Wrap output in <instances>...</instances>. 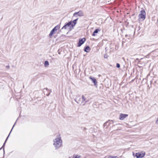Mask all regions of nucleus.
Here are the masks:
<instances>
[{
	"label": "nucleus",
	"mask_w": 158,
	"mask_h": 158,
	"mask_svg": "<svg viewBox=\"0 0 158 158\" xmlns=\"http://www.w3.org/2000/svg\"><path fill=\"white\" fill-rule=\"evenodd\" d=\"M53 145L56 149H58L62 146V140L60 135L57 136L53 140Z\"/></svg>",
	"instance_id": "f257e3e1"
},
{
	"label": "nucleus",
	"mask_w": 158,
	"mask_h": 158,
	"mask_svg": "<svg viewBox=\"0 0 158 158\" xmlns=\"http://www.w3.org/2000/svg\"><path fill=\"white\" fill-rule=\"evenodd\" d=\"M75 101L78 104L83 106L85 105L88 102V101L86 100V98L83 95H82L81 98L80 95L77 96Z\"/></svg>",
	"instance_id": "f03ea898"
},
{
	"label": "nucleus",
	"mask_w": 158,
	"mask_h": 158,
	"mask_svg": "<svg viewBox=\"0 0 158 158\" xmlns=\"http://www.w3.org/2000/svg\"><path fill=\"white\" fill-rule=\"evenodd\" d=\"M146 13L144 10H141L139 15V19L142 21L144 20L146 18Z\"/></svg>",
	"instance_id": "7ed1b4c3"
},
{
	"label": "nucleus",
	"mask_w": 158,
	"mask_h": 158,
	"mask_svg": "<svg viewBox=\"0 0 158 158\" xmlns=\"http://www.w3.org/2000/svg\"><path fill=\"white\" fill-rule=\"evenodd\" d=\"M60 28V26H59L58 25H57L56 27H55L52 29V30L51 31L49 35V36L50 38H51L52 35H53V34L54 33V32L55 31H56L58 29H59Z\"/></svg>",
	"instance_id": "20e7f679"
},
{
	"label": "nucleus",
	"mask_w": 158,
	"mask_h": 158,
	"mask_svg": "<svg viewBox=\"0 0 158 158\" xmlns=\"http://www.w3.org/2000/svg\"><path fill=\"white\" fill-rule=\"evenodd\" d=\"M145 155V152H141L136 153L135 156L137 158H142Z\"/></svg>",
	"instance_id": "39448f33"
},
{
	"label": "nucleus",
	"mask_w": 158,
	"mask_h": 158,
	"mask_svg": "<svg viewBox=\"0 0 158 158\" xmlns=\"http://www.w3.org/2000/svg\"><path fill=\"white\" fill-rule=\"evenodd\" d=\"M84 15V13L81 10H79L78 12H75L73 14V16H82Z\"/></svg>",
	"instance_id": "423d86ee"
},
{
	"label": "nucleus",
	"mask_w": 158,
	"mask_h": 158,
	"mask_svg": "<svg viewBox=\"0 0 158 158\" xmlns=\"http://www.w3.org/2000/svg\"><path fill=\"white\" fill-rule=\"evenodd\" d=\"M128 116V114L121 113L119 115V118L121 120H123Z\"/></svg>",
	"instance_id": "0eeeda50"
},
{
	"label": "nucleus",
	"mask_w": 158,
	"mask_h": 158,
	"mask_svg": "<svg viewBox=\"0 0 158 158\" xmlns=\"http://www.w3.org/2000/svg\"><path fill=\"white\" fill-rule=\"evenodd\" d=\"M72 23V21H70L68 23H67L66 24L64 25L62 28V29H66L67 28H68L69 27V28H70L71 26L70 25L71 24V23Z\"/></svg>",
	"instance_id": "6e6552de"
},
{
	"label": "nucleus",
	"mask_w": 158,
	"mask_h": 158,
	"mask_svg": "<svg viewBox=\"0 0 158 158\" xmlns=\"http://www.w3.org/2000/svg\"><path fill=\"white\" fill-rule=\"evenodd\" d=\"M85 41V39L84 38L80 39L79 41V42L78 43V46L80 47L81 46Z\"/></svg>",
	"instance_id": "1a4fd4ad"
},
{
	"label": "nucleus",
	"mask_w": 158,
	"mask_h": 158,
	"mask_svg": "<svg viewBox=\"0 0 158 158\" xmlns=\"http://www.w3.org/2000/svg\"><path fill=\"white\" fill-rule=\"evenodd\" d=\"M89 78L94 83V85H97V82L96 81V79H95L94 78H92L91 77H89Z\"/></svg>",
	"instance_id": "9d476101"
},
{
	"label": "nucleus",
	"mask_w": 158,
	"mask_h": 158,
	"mask_svg": "<svg viewBox=\"0 0 158 158\" xmlns=\"http://www.w3.org/2000/svg\"><path fill=\"white\" fill-rule=\"evenodd\" d=\"M100 30L99 29H96L94 31V32L93 34H92V35L93 36H95L96 35V34L97 33L98 31H99Z\"/></svg>",
	"instance_id": "9b49d317"
},
{
	"label": "nucleus",
	"mask_w": 158,
	"mask_h": 158,
	"mask_svg": "<svg viewBox=\"0 0 158 158\" xmlns=\"http://www.w3.org/2000/svg\"><path fill=\"white\" fill-rule=\"evenodd\" d=\"M90 48L88 46L86 47L84 49L85 51L87 52H89V51H90Z\"/></svg>",
	"instance_id": "f8f14e48"
},
{
	"label": "nucleus",
	"mask_w": 158,
	"mask_h": 158,
	"mask_svg": "<svg viewBox=\"0 0 158 158\" xmlns=\"http://www.w3.org/2000/svg\"><path fill=\"white\" fill-rule=\"evenodd\" d=\"M81 157L79 155H76L75 154L73 155V158H80ZM69 158H71V157H69Z\"/></svg>",
	"instance_id": "ddd939ff"
},
{
	"label": "nucleus",
	"mask_w": 158,
	"mask_h": 158,
	"mask_svg": "<svg viewBox=\"0 0 158 158\" xmlns=\"http://www.w3.org/2000/svg\"><path fill=\"white\" fill-rule=\"evenodd\" d=\"M49 65V63L48 61H45L44 62V65L45 67H47Z\"/></svg>",
	"instance_id": "4468645a"
},
{
	"label": "nucleus",
	"mask_w": 158,
	"mask_h": 158,
	"mask_svg": "<svg viewBox=\"0 0 158 158\" xmlns=\"http://www.w3.org/2000/svg\"><path fill=\"white\" fill-rule=\"evenodd\" d=\"M78 19V18H77L75 20H74L73 22H72V23H74V25H75L77 23V20Z\"/></svg>",
	"instance_id": "2eb2a0df"
},
{
	"label": "nucleus",
	"mask_w": 158,
	"mask_h": 158,
	"mask_svg": "<svg viewBox=\"0 0 158 158\" xmlns=\"http://www.w3.org/2000/svg\"><path fill=\"white\" fill-rule=\"evenodd\" d=\"M10 133H9V135H8V137H7V138H6V140H5V142H4V144H3V146H2V148L3 147L5 146V143H6V140H7V139H8V137H9V135H10Z\"/></svg>",
	"instance_id": "dca6fc26"
},
{
	"label": "nucleus",
	"mask_w": 158,
	"mask_h": 158,
	"mask_svg": "<svg viewBox=\"0 0 158 158\" xmlns=\"http://www.w3.org/2000/svg\"><path fill=\"white\" fill-rule=\"evenodd\" d=\"M108 158H118L117 156H109Z\"/></svg>",
	"instance_id": "f3484780"
},
{
	"label": "nucleus",
	"mask_w": 158,
	"mask_h": 158,
	"mask_svg": "<svg viewBox=\"0 0 158 158\" xmlns=\"http://www.w3.org/2000/svg\"><path fill=\"white\" fill-rule=\"evenodd\" d=\"M75 25H74V23H71V24L70 25V26H71V28H70L71 29H72L73 28V27L75 26Z\"/></svg>",
	"instance_id": "a211bd4d"
},
{
	"label": "nucleus",
	"mask_w": 158,
	"mask_h": 158,
	"mask_svg": "<svg viewBox=\"0 0 158 158\" xmlns=\"http://www.w3.org/2000/svg\"><path fill=\"white\" fill-rule=\"evenodd\" d=\"M108 57V56L107 54H105L104 55V57L105 58H107Z\"/></svg>",
	"instance_id": "6ab92c4d"
},
{
	"label": "nucleus",
	"mask_w": 158,
	"mask_h": 158,
	"mask_svg": "<svg viewBox=\"0 0 158 158\" xmlns=\"http://www.w3.org/2000/svg\"><path fill=\"white\" fill-rule=\"evenodd\" d=\"M120 67V65L118 63L116 64V67L118 68H119Z\"/></svg>",
	"instance_id": "aec40b11"
},
{
	"label": "nucleus",
	"mask_w": 158,
	"mask_h": 158,
	"mask_svg": "<svg viewBox=\"0 0 158 158\" xmlns=\"http://www.w3.org/2000/svg\"><path fill=\"white\" fill-rule=\"evenodd\" d=\"M15 123H16V122H15V123L14 124V125H13V127H12V129H11V131H10V133H11V131H12V129H13V128L14 127V126H15Z\"/></svg>",
	"instance_id": "412c9836"
},
{
	"label": "nucleus",
	"mask_w": 158,
	"mask_h": 158,
	"mask_svg": "<svg viewBox=\"0 0 158 158\" xmlns=\"http://www.w3.org/2000/svg\"><path fill=\"white\" fill-rule=\"evenodd\" d=\"M156 123L157 124H158V118H157L156 121Z\"/></svg>",
	"instance_id": "4be33fe9"
},
{
	"label": "nucleus",
	"mask_w": 158,
	"mask_h": 158,
	"mask_svg": "<svg viewBox=\"0 0 158 158\" xmlns=\"http://www.w3.org/2000/svg\"><path fill=\"white\" fill-rule=\"evenodd\" d=\"M6 67L7 68H9L10 67V66L9 65H7Z\"/></svg>",
	"instance_id": "5701e85b"
},
{
	"label": "nucleus",
	"mask_w": 158,
	"mask_h": 158,
	"mask_svg": "<svg viewBox=\"0 0 158 158\" xmlns=\"http://www.w3.org/2000/svg\"><path fill=\"white\" fill-rule=\"evenodd\" d=\"M125 36L126 37H127L128 36V35H125Z\"/></svg>",
	"instance_id": "b1692460"
},
{
	"label": "nucleus",
	"mask_w": 158,
	"mask_h": 158,
	"mask_svg": "<svg viewBox=\"0 0 158 158\" xmlns=\"http://www.w3.org/2000/svg\"><path fill=\"white\" fill-rule=\"evenodd\" d=\"M139 27V30L140 29V28H139V27Z\"/></svg>",
	"instance_id": "393cba45"
},
{
	"label": "nucleus",
	"mask_w": 158,
	"mask_h": 158,
	"mask_svg": "<svg viewBox=\"0 0 158 158\" xmlns=\"http://www.w3.org/2000/svg\"><path fill=\"white\" fill-rule=\"evenodd\" d=\"M4 152V148H3Z\"/></svg>",
	"instance_id": "a878e982"
},
{
	"label": "nucleus",
	"mask_w": 158,
	"mask_h": 158,
	"mask_svg": "<svg viewBox=\"0 0 158 158\" xmlns=\"http://www.w3.org/2000/svg\"><path fill=\"white\" fill-rule=\"evenodd\" d=\"M49 94H48V95H47V96H48L49 95Z\"/></svg>",
	"instance_id": "bb28decb"
},
{
	"label": "nucleus",
	"mask_w": 158,
	"mask_h": 158,
	"mask_svg": "<svg viewBox=\"0 0 158 158\" xmlns=\"http://www.w3.org/2000/svg\"><path fill=\"white\" fill-rule=\"evenodd\" d=\"M2 149V148H1L0 149Z\"/></svg>",
	"instance_id": "cd10ccee"
}]
</instances>
